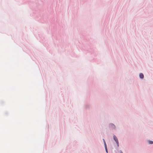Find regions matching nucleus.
I'll use <instances>...</instances> for the list:
<instances>
[{
	"label": "nucleus",
	"mask_w": 153,
	"mask_h": 153,
	"mask_svg": "<svg viewBox=\"0 0 153 153\" xmlns=\"http://www.w3.org/2000/svg\"><path fill=\"white\" fill-rule=\"evenodd\" d=\"M120 153H123V152L122 151H120Z\"/></svg>",
	"instance_id": "423d86ee"
},
{
	"label": "nucleus",
	"mask_w": 153,
	"mask_h": 153,
	"mask_svg": "<svg viewBox=\"0 0 153 153\" xmlns=\"http://www.w3.org/2000/svg\"><path fill=\"white\" fill-rule=\"evenodd\" d=\"M141 79H143L144 77L143 74L142 73H140L139 75Z\"/></svg>",
	"instance_id": "f03ea898"
},
{
	"label": "nucleus",
	"mask_w": 153,
	"mask_h": 153,
	"mask_svg": "<svg viewBox=\"0 0 153 153\" xmlns=\"http://www.w3.org/2000/svg\"><path fill=\"white\" fill-rule=\"evenodd\" d=\"M105 147V148L106 151L107 153L108 152V151H107V147Z\"/></svg>",
	"instance_id": "39448f33"
},
{
	"label": "nucleus",
	"mask_w": 153,
	"mask_h": 153,
	"mask_svg": "<svg viewBox=\"0 0 153 153\" xmlns=\"http://www.w3.org/2000/svg\"><path fill=\"white\" fill-rule=\"evenodd\" d=\"M103 142H104V145H105V147H106V143H105V141L104 139H103Z\"/></svg>",
	"instance_id": "7ed1b4c3"
},
{
	"label": "nucleus",
	"mask_w": 153,
	"mask_h": 153,
	"mask_svg": "<svg viewBox=\"0 0 153 153\" xmlns=\"http://www.w3.org/2000/svg\"><path fill=\"white\" fill-rule=\"evenodd\" d=\"M113 138L114 140L116 141V143L117 144V146L118 147L119 146V142L118 140V139L116 136L115 135H114L113 136Z\"/></svg>",
	"instance_id": "f257e3e1"
},
{
	"label": "nucleus",
	"mask_w": 153,
	"mask_h": 153,
	"mask_svg": "<svg viewBox=\"0 0 153 153\" xmlns=\"http://www.w3.org/2000/svg\"><path fill=\"white\" fill-rule=\"evenodd\" d=\"M149 143L150 144H153V141H149Z\"/></svg>",
	"instance_id": "20e7f679"
}]
</instances>
